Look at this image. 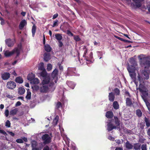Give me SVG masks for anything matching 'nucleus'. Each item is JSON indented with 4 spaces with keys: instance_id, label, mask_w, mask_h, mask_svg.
<instances>
[{
    "instance_id": "nucleus-1",
    "label": "nucleus",
    "mask_w": 150,
    "mask_h": 150,
    "mask_svg": "<svg viewBox=\"0 0 150 150\" xmlns=\"http://www.w3.org/2000/svg\"><path fill=\"white\" fill-rule=\"evenodd\" d=\"M41 86L40 91L42 92H46L48 91H53L55 88V85L50 81V76L42 78Z\"/></svg>"
},
{
    "instance_id": "nucleus-2",
    "label": "nucleus",
    "mask_w": 150,
    "mask_h": 150,
    "mask_svg": "<svg viewBox=\"0 0 150 150\" xmlns=\"http://www.w3.org/2000/svg\"><path fill=\"white\" fill-rule=\"evenodd\" d=\"M129 62L131 65H128L127 69L129 73L130 76L137 85V83L136 80V74L135 73L136 70L137 69V62L133 58L130 59Z\"/></svg>"
},
{
    "instance_id": "nucleus-3",
    "label": "nucleus",
    "mask_w": 150,
    "mask_h": 150,
    "mask_svg": "<svg viewBox=\"0 0 150 150\" xmlns=\"http://www.w3.org/2000/svg\"><path fill=\"white\" fill-rule=\"evenodd\" d=\"M149 71H144L141 74L142 76H141L139 74H138V80L139 81L140 83L139 88V90L144 96H147L148 93L147 92L146 90L144 91L142 88H141V86L142 83L144 82V80L145 79H149Z\"/></svg>"
},
{
    "instance_id": "nucleus-4",
    "label": "nucleus",
    "mask_w": 150,
    "mask_h": 150,
    "mask_svg": "<svg viewBox=\"0 0 150 150\" xmlns=\"http://www.w3.org/2000/svg\"><path fill=\"white\" fill-rule=\"evenodd\" d=\"M115 122L113 120H109L107 125V130L108 131H110L114 129H116L119 128L120 125L119 122L118 118L117 117H115Z\"/></svg>"
},
{
    "instance_id": "nucleus-5",
    "label": "nucleus",
    "mask_w": 150,
    "mask_h": 150,
    "mask_svg": "<svg viewBox=\"0 0 150 150\" xmlns=\"http://www.w3.org/2000/svg\"><path fill=\"white\" fill-rule=\"evenodd\" d=\"M21 49V47H17L15 48L11 51L6 50L4 51V55L6 57H8L11 56L14 53H16L17 54V56H18L20 52Z\"/></svg>"
},
{
    "instance_id": "nucleus-6",
    "label": "nucleus",
    "mask_w": 150,
    "mask_h": 150,
    "mask_svg": "<svg viewBox=\"0 0 150 150\" xmlns=\"http://www.w3.org/2000/svg\"><path fill=\"white\" fill-rule=\"evenodd\" d=\"M58 73L57 69H55L52 72V77L51 78H50V81L51 82L55 85V83H56L58 81Z\"/></svg>"
},
{
    "instance_id": "nucleus-7",
    "label": "nucleus",
    "mask_w": 150,
    "mask_h": 150,
    "mask_svg": "<svg viewBox=\"0 0 150 150\" xmlns=\"http://www.w3.org/2000/svg\"><path fill=\"white\" fill-rule=\"evenodd\" d=\"M38 69L42 71L40 73V74L42 78L46 77L47 76H50L46 71V70L44 67L43 63L41 62L39 64L38 66Z\"/></svg>"
},
{
    "instance_id": "nucleus-8",
    "label": "nucleus",
    "mask_w": 150,
    "mask_h": 150,
    "mask_svg": "<svg viewBox=\"0 0 150 150\" xmlns=\"http://www.w3.org/2000/svg\"><path fill=\"white\" fill-rule=\"evenodd\" d=\"M141 64L145 69H146L150 66V62L148 60V58H144L141 59Z\"/></svg>"
},
{
    "instance_id": "nucleus-9",
    "label": "nucleus",
    "mask_w": 150,
    "mask_h": 150,
    "mask_svg": "<svg viewBox=\"0 0 150 150\" xmlns=\"http://www.w3.org/2000/svg\"><path fill=\"white\" fill-rule=\"evenodd\" d=\"M42 138L43 141V143L45 144H49L51 141V138L47 134L43 135L42 137Z\"/></svg>"
},
{
    "instance_id": "nucleus-10",
    "label": "nucleus",
    "mask_w": 150,
    "mask_h": 150,
    "mask_svg": "<svg viewBox=\"0 0 150 150\" xmlns=\"http://www.w3.org/2000/svg\"><path fill=\"white\" fill-rule=\"evenodd\" d=\"M6 86L7 88L10 89H13L16 88V84L13 81H9L7 83Z\"/></svg>"
},
{
    "instance_id": "nucleus-11",
    "label": "nucleus",
    "mask_w": 150,
    "mask_h": 150,
    "mask_svg": "<svg viewBox=\"0 0 150 150\" xmlns=\"http://www.w3.org/2000/svg\"><path fill=\"white\" fill-rule=\"evenodd\" d=\"M6 43L9 47L12 46L15 42L14 39L11 40L10 39H7L5 40Z\"/></svg>"
},
{
    "instance_id": "nucleus-12",
    "label": "nucleus",
    "mask_w": 150,
    "mask_h": 150,
    "mask_svg": "<svg viewBox=\"0 0 150 150\" xmlns=\"http://www.w3.org/2000/svg\"><path fill=\"white\" fill-rule=\"evenodd\" d=\"M2 79L4 80L8 79L10 77V74L7 72L4 73L1 75Z\"/></svg>"
},
{
    "instance_id": "nucleus-13",
    "label": "nucleus",
    "mask_w": 150,
    "mask_h": 150,
    "mask_svg": "<svg viewBox=\"0 0 150 150\" xmlns=\"http://www.w3.org/2000/svg\"><path fill=\"white\" fill-rule=\"evenodd\" d=\"M31 144L32 147V150H39L38 148L36 147L37 144L36 141L33 140L31 142Z\"/></svg>"
},
{
    "instance_id": "nucleus-14",
    "label": "nucleus",
    "mask_w": 150,
    "mask_h": 150,
    "mask_svg": "<svg viewBox=\"0 0 150 150\" xmlns=\"http://www.w3.org/2000/svg\"><path fill=\"white\" fill-rule=\"evenodd\" d=\"M134 2L135 5L137 7H140L142 3L144 1V0H133Z\"/></svg>"
},
{
    "instance_id": "nucleus-15",
    "label": "nucleus",
    "mask_w": 150,
    "mask_h": 150,
    "mask_svg": "<svg viewBox=\"0 0 150 150\" xmlns=\"http://www.w3.org/2000/svg\"><path fill=\"white\" fill-rule=\"evenodd\" d=\"M35 74L33 73H30L28 75L27 78L28 80L31 81L35 78Z\"/></svg>"
},
{
    "instance_id": "nucleus-16",
    "label": "nucleus",
    "mask_w": 150,
    "mask_h": 150,
    "mask_svg": "<svg viewBox=\"0 0 150 150\" xmlns=\"http://www.w3.org/2000/svg\"><path fill=\"white\" fill-rule=\"evenodd\" d=\"M27 23L26 21L25 20H23L20 23L19 27L20 29H22L25 25Z\"/></svg>"
},
{
    "instance_id": "nucleus-17",
    "label": "nucleus",
    "mask_w": 150,
    "mask_h": 150,
    "mask_svg": "<svg viewBox=\"0 0 150 150\" xmlns=\"http://www.w3.org/2000/svg\"><path fill=\"white\" fill-rule=\"evenodd\" d=\"M76 69L74 68H68V72L67 73L68 75H71V73L73 72L75 73V71Z\"/></svg>"
},
{
    "instance_id": "nucleus-18",
    "label": "nucleus",
    "mask_w": 150,
    "mask_h": 150,
    "mask_svg": "<svg viewBox=\"0 0 150 150\" xmlns=\"http://www.w3.org/2000/svg\"><path fill=\"white\" fill-rule=\"evenodd\" d=\"M44 59L45 61H47L50 59V55L49 54L45 53L44 55Z\"/></svg>"
},
{
    "instance_id": "nucleus-19",
    "label": "nucleus",
    "mask_w": 150,
    "mask_h": 150,
    "mask_svg": "<svg viewBox=\"0 0 150 150\" xmlns=\"http://www.w3.org/2000/svg\"><path fill=\"white\" fill-rule=\"evenodd\" d=\"M109 100L111 101H113L114 100L115 96L112 93H110L109 94Z\"/></svg>"
},
{
    "instance_id": "nucleus-20",
    "label": "nucleus",
    "mask_w": 150,
    "mask_h": 150,
    "mask_svg": "<svg viewBox=\"0 0 150 150\" xmlns=\"http://www.w3.org/2000/svg\"><path fill=\"white\" fill-rule=\"evenodd\" d=\"M141 145L139 143H137L134 144L133 146L134 149L135 150H139L140 149Z\"/></svg>"
},
{
    "instance_id": "nucleus-21",
    "label": "nucleus",
    "mask_w": 150,
    "mask_h": 150,
    "mask_svg": "<svg viewBox=\"0 0 150 150\" xmlns=\"http://www.w3.org/2000/svg\"><path fill=\"white\" fill-rule=\"evenodd\" d=\"M30 83L32 84H38L39 83V80L37 78H34L31 81Z\"/></svg>"
},
{
    "instance_id": "nucleus-22",
    "label": "nucleus",
    "mask_w": 150,
    "mask_h": 150,
    "mask_svg": "<svg viewBox=\"0 0 150 150\" xmlns=\"http://www.w3.org/2000/svg\"><path fill=\"white\" fill-rule=\"evenodd\" d=\"M18 111V109L17 108H15L11 110L10 112L11 115H16Z\"/></svg>"
},
{
    "instance_id": "nucleus-23",
    "label": "nucleus",
    "mask_w": 150,
    "mask_h": 150,
    "mask_svg": "<svg viewBox=\"0 0 150 150\" xmlns=\"http://www.w3.org/2000/svg\"><path fill=\"white\" fill-rule=\"evenodd\" d=\"M25 89L22 87H20L18 89V93L20 95H23L25 92Z\"/></svg>"
},
{
    "instance_id": "nucleus-24",
    "label": "nucleus",
    "mask_w": 150,
    "mask_h": 150,
    "mask_svg": "<svg viewBox=\"0 0 150 150\" xmlns=\"http://www.w3.org/2000/svg\"><path fill=\"white\" fill-rule=\"evenodd\" d=\"M15 81L17 83H23V80L21 77L19 76L16 78L15 79Z\"/></svg>"
},
{
    "instance_id": "nucleus-25",
    "label": "nucleus",
    "mask_w": 150,
    "mask_h": 150,
    "mask_svg": "<svg viewBox=\"0 0 150 150\" xmlns=\"http://www.w3.org/2000/svg\"><path fill=\"white\" fill-rule=\"evenodd\" d=\"M55 37L56 39L59 41H61L62 38V35L59 33L56 34Z\"/></svg>"
},
{
    "instance_id": "nucleus-26",
    "label": "nucleus",
    "mask_w": 150,
    "mask_h": 150,
    "mask_svg": "<svg viewBox=\"0 0 150 150\" xmlns=\"http://www.w3.org/2000/svg\"><path fill=\"white\" fill-rule=\"evenodd\" d=\"M106 116L108 118H111L113 117V113L112 112H108L106 113Z\"/></svg>"
},
{
    "instance_id": "nucleus-27",
    "label": "nucleus",
    "mask_w": 150,
    "mask_h": 150,
    "mask_svg": "<svg viewBox=\"0 0 150 150\" xmlns=\"http://www.w3.org/2000/svg\"><path fill=\"white\" fill-rule=\"evenodd\" d=\"M31 93L29 91V89H28L27 90V95L25 97L26 98L27 100H29L31 99Z\"/></svg>"
},
{
    "instance_id": "nucleus-28",
    "label": "nucleus",
    "mask_w": 150,
    "mask_h": 150,
    "mask_svg": "<svg viewBox=\"0 0 150 150\" xmlns=\"http://www.w3.org/2000/svg\"><path fill=\"white\" fill-rule=\"evenodd\" d=\"M113 106L114 108L115 109H117L119 108V106L118 103L117 101H114L113 104Z\"/></svg>"
},
{
    "instance_id": "nucleus-29",
    "label": "nucleus",
    "mask_w": 150,
    "mask_h": 150,
    "mask_svg": "<svg viewBox=\"0 0 150 150\" xmlns=\"http://www.w3.org/2000/svg\"><path fill=\"white\" fill-rule=\"evenodd\" d=\"M67 84L69 87L73 89L75 86V84L72 82H67Z\"/></svg>"
},
{
    "instance_id": "nucleus-30",
    "label": "nucleus",
    "mask_w": 150,
    "mask_h": 150,
    "mask_svg": "<svg viewBox=\"0 0 150 150\" xmlns=\"http://www.w3.org/2000/svg\"><path fill=\"white\" fill-rule=\"evenodd\" d=\"M125 146L126 148L128 149H132L133 147V146L131 144L129 143L128 142H127L125 144Z\"/></svg>"
},
{
    "instance_id": "nucleus-31",
    "label": "nucleus",
    "mask_w": 150,
    "mask_h": 150,
    "mask_svg": "<svg viewBox=\"0 0 150 150\" xmlns=\"http://www.w3.org/2000/svg\"><path fill=\"white\" fill-rule=\"evenodd\" d=\"M45 49L47 52H50L51 50V48L50 46L48 45H45Z\"/></svg>"
},
{
    "instance_id": "nucleus-32",
    "label": "nucleus",
    "mask_w": 150,
    "mask_h": 150,
    "mask_svg": "<svg viewBox=\"0 0 150 150\" xmlns=\"http://www.w3.org/2000/svg\"><path fill=\"white\" fill-rule=\"evenodd\" d=\"M126 103L127 105L131 106L132 104L131 99L128 98H127L126 100Z\"/></svg>"
},
{
    "instance_id": "nucleus-33",
    "label": "nucleus",
    "mask_w": 150,
    "mask_h": 150,
    "mask_svg": "<svg viewBox=\"0 0 150 150\" xmlns=\"http://www.w3.org/2000/svg\"><path fill=\"white\" fill-rule=\"evenodd\" d=\"M59 119V117L57 116L53 120V124L54 125H56L57 124Z\"/></svg>"
},
{
    "instance_id": "nucleus-34",
    "label": "nucleus",
    "mask_w": 150,
    "mask_h": 150,
    "mask_svg": "<svg viewBox=\"0 0 150 150\" xmlns=\"http://www.w3.org/2000/svg\"><path fill=\"white\" fill-rule=\"evenodd\" d=\"M36 30V26L35 25H33L32 27V35L33 37H34Z\"/></svg>"
},
{
    "instance_id": "nucleus-35",
    "label": "nucleus",
    "mask_w": 150,
    "mask_h": 150,
    "mask_svg": "<svg viewBox=\"0 0 150 150\" xmlns=\"http://www.w3.org/2000/svg\"><path fill=\"white\" fill-rule=\"evenodd\" d=\"M144 100L146 103V106L147 107L149 110L150 111V104L144 98Z\"/></svg>"
},
{
    "instance_id": "nucleus-36",
    "label": "nucleus",
    "mask_w": 150,
    "mask_h": 150,
    "mask_svg": "<svg viewBox=\"0 0 150 150\" xmlns=\"http://www.w3.org/2000/svg\"><path fill=\"white\" fill-rule=\"evenodd\" d=\"M145 120L146 126L148 127L150 126V120L146 117L145 118Z\"/></svg>"
},
{
    "instance_id": "nucleus-37",
    "label": "nucleus",
    "mask_w": 150,
    "mask_h": 150,
    "mask_svg": "<svg viewBox=\"0 0 150 150\" xmlns=\"http://www.w3.org/2000/svg\"><path fill=\"white\" fill-rule=\"evenodd\" d=\"M136 113L137 115L139 117H141L142 115V112L140 110H136Z\"/></svg>"
},
{
    "instance_id": "nucleus-38",
    "label": "nucleus",
    "mask_w": 150,
    "mask_h": 150,
    "mask_svg": "<svg viewBox=\"0 0 150 150\" xmlns=\"http://www.w3.org/2000/svg\"><path fill=\"white\" fill-rule=\"evenodd\" d=\"M52 69V65L50 64H48L47 65V69L48 71H50Z\"/></svg>"
},
{
    "instance_id": "nucleus-39",
    "label": "nucleus",
    "mask_w": 150,
    "mask_h": 150,
    "mask_svg": "<svg viewBox=\"0 0 150 150\" xmlns=\"http://www.w3.org/2000/svg\"><path fill=\"white\" fill-rule=\"evenodd\" d=\"M58 24V21L56 20L53 21V24L52 25V27H54L55 26H57Z\"/></svg>"
},
{
    "instance_id": "nucleus-40",
    "label": "nucleus",
    "mask_w": 150,
    "mask_h": 150,
    "mask_svg": "<svg viewBox=\"0 0 150 150\" xmlns=\"http://www.w3.org/2000/svg\"><path fill=\"white\" fill-rule=\"evenodd\" d=\"M83 50L84 51V52L83 56L84 57L85 56L87 52V49L86 48V46H83Z\"/></svg>"
},
{
    "instance_id": "nucleus-41",
    "label": "nucleus",
    "mask_w": 150,
    "mask_h": 150,
    "mask_svg": "<svg viewBox=\"0 0 150 150\" xmlns=\"http://www.w3.org/2000/svg\"><path fill=\"white\" fill-rule=\"evenodd\" d=\"M11 123L8 120H7L6 121V122L5 126L8 127H10Z\"/></svg>"
},
{
    "instance_id": "nucleus-42",
    "label": "nucleus",
    "mask_w": 150,
    "mask_h": 150,
    "mask_svg": "<svg viewBox=\"0 0 150 150\" xmlns=\"http://www.w3.org/2000/svg\"><path fill=\"white\" fill-rule=\"evenodd\" d=\"M74 39L76 41H79L80 40V39L78 35L74 36Z\"/></svg>"
},
{
    "instance_id": "nucleus-43",
    "label": "nucleus",
    "mask_w": 150,
    "mask_h": 150,
    "mask_svg": "<svg viewBox=\"0 0 150 150\" xmlns=\"http://www.w3.org/2000/svg\"><path fill=\"white\" fill-rule=\"evenodd\" d=\"M114 91L115 92V94L117 95H118L120 93V90L118 88H115V89Z\"/></svg>"
},
{
    "instance_id": "nucleus-44",
    "label": "nucleus",
    "mask_w": 150,
    "mask_h": 150,
    "mask_svg": "<svg viewBox=\"0 0 150 150\" xmlns=\"http://www.w3.org/2000/svg\"><path fill=\"white\" fill-rule=\"evenodd\" d=\"M142 150H147L146 145V144H143L141 146Z\"/></svg>"
},
{
    "instance_id": "nucleus-45",
    "label": "nucleus",
    "mask_w": 150,
    "mask_h": 150,
    "mask_svg": "<svg viewBox=\"0 0 150 150\" xmlns=\"http://www.w3.org/2000/svg\"><path fill=\"white\" fill-rule=\"evenodd\" d=\"M16 142H17L19 143H23V140L21 139H18L16 140Z\"/></svg>"
},
{
    "instance_id": "nucleus-46",
    "label": "nucleus",
    "mask_w": 150,
    "mask_h": 150,
    "mask_svg": "<svg viewBox=\"0 0 150 150\" xmlns=\"http://www.w3.org/2000/svg\"><path fill=\"white\" fill-rule=\"evenodd\" d=\"M43 150H52L51 149H50L47 146H46L43 148Z\"/></svg>"
},
{
    "instance_id": "nucleus-47",
    "label": "nucleus",
    "mask_w": 150,
    "mask_h": 150,
    "mask_svg": "<svg viewBox=\"0 0 150 150\" xmlns=\"http://www.w3.org/2000/svg\"><path fill=\"white\" fill-rule=\"evenodd\" d=\"M67 33L69 35L71 36H73V34L70 31H69V30H67Z\"/></svg>"
},
{
    "instance_id": "nucleus-48",
    "label": "nucleus",
    "mask_w": 150,
    "mask_h": 150,
    "mask_svg": "<svg viewBox=\"0 0 150 150\" xmlns=\"http://www.w3.org/2000/svg\"><path fill=\"white\" fill-rule=\"evenodd\" d=\"M9 113V111L8 109L5 110V114L6 117H7L8 116Z\"/></svg>"
},
{
    "instance_id": "nucleus-49",
    "label": "nucleus",
    "mask_w": 150,
    "mask_h": 150,
    "mask_svg": "<svg viewBox=\"0 0 150 150\" xmlns=\"http://www.w3.org/2000/svg\"><path fill=\"white\" fill-rule=\"evenodd\" d=\"M0 133L3 134L5 135H7L6 132L4 131L3 130H1L0 129Z\"/></svg>"
},
{
    "instance_id": "nucleus-50",
    "label": "nucleus",
    "mask_w": 150,
    "mask_h": 150,
    "mask_svg": "<svg viewBox=\"0 0 150 150\" xmlns=\"http://www.w3.org/2000/svg\"><path fill=\"white\" fill-rule=\"evenodd\" d=\"M58 16V13H56L53 16V17H52V19H54L56 18Z\"/></svg>"
},
{
    "instance_id": "nucleus-51",
    "label": "nucleus",
    "mask_w": 150,
    "mask_h": 150,
    "mask_svg": "<svg viewBox=\"0 0 150 150\" xmlns=\"http://www.w3.org/2000/svg\"><path fill=\"white\" fill-rule=\"evenodd\" d=\"M61 103L60 102H58L57 103V105H56V107L57 108H59L61 106Z\"/></svg>"
},
{
    "instance_id": "nucleus-52",
    "label": "nucleus",
    "mask_w": 150,
    "mask_h": 150,
    "mask_svg": "<svg viewBox=\"0 0 150 150\" xmlns=\"http://www.w3.org/2000/svg\"><path fill=\"white\" fill-rule=\"evenodd\" d=\"M21 104V102L20 101H18L16 103L15 106H20Z\"/></svg>"
},
{
    "instance_id": "nucleus-53",
    "label": "nucleus",
    "mask_w": 150,
    "mask_h": 150,
    "mask_svg": "<svg viewBox=\"0 0 150 150\" xmlns=\"http://www.w3.org/2000/svg\"><path fill=\"white\" fill-rule=\"evenodd\" d=\"M59 46L60 47H62L63 45V43L60 41H59Z\"/></svg>"
},
{
    "instance_id": "nucleus-54",
    "label": "nucleus",
    "mask_w": 150,
    "mask_h": 150,
    "mask_svg": "<svg viewBox=\"0 0 150 150\" xmlns=\"http://www.w3.org/2000/svg\"><path fill=\"white\" fill-rule=\"evenodd\" d=\"M108 139L112 141H113L114 140V138L111 136H109L108 137Z\"/></svg>"
},
{
    "instance_id": "nucleus-55",
    "label": "nucleus",
    "mask_w": 150,
    "mask_h": 150,
    "mask_svg": "<svg viewBox=\"0 0 150 150\" xmlns=\"http://www.w3.org/2000/svg\"><path fill=\"white\" fill-rule=\"evenodd\" d=\"M33 88H34V89L36 90H38L39 89V87L38 86H34Z\"/></svg>"
},
{
    "instance_id": "nucleus-56",
    "label": "nucleus",
    "mask_w": 150,
    "mask_h": 150,
    "mask_svg": "<svg viewBox=\"0 0 150 150\" xmlns=\"http://www.w3.org/2000/svg\"><path fill=\"white\" fill-rule=\"evenodd\" d=\"M7 132L11 136H14L15 134L13 133L12 132H9V131H8Z\"/></svg>"
},
{
    "instance_id": "nucleus-57",
    "label": "nucleus",
    "mask_w": 150,
    "mask_h": 150,
    "mask_svg": "<svg viewBox=\"0 0 150 150\" xmlns=\"http://www.w3.org/2000/svg\"><path fill=\"white\" fill-rule=\"evenodd\" d=\"M115 37L116 38L118 39H119V40H120L121 41L123 40V39H122V38H121L120 37H118L117 36H115Z\"/></svg>"
},
{
    "instance_id": "nucleus-58",
    "label": "nucleus",
    "mask_w": 150,
    "mask_h": 150,
    "mask_svg": "<svg viewBox=\"0 0 150 150\" xmlns=\"http://www.w3.org/2000/svg\"><path fill=\"white\" fill-rule=\"evenodd\" d=\"M147 134L148 135L150 136V128L148 129L147 131Z\"/></svg>"
},
{
    "instance_id": "nucleus-59",
    "label": "nucleus",
    "mask_w": 150,
    "mask_h": 150,
    "mask_svg": "<svg viewBox=\"0 0 150 150\" xmlns=\"http://www.w3.org/2000/svg\"><path fill=\"white\" fill-rule=\"evenodd\" d=\"M7 96L8 98H13V97L12 96L9 95H8Z\"/></svg>"
},
{
    "instance_id": "nucleus-60",
    "label": "nucleus",
    "mask_w": 150,
    "mask_h": 150,
    "mask_svg": "<svg viewBox=\"0 0 150 150\" xmlns=\"http://www.w3.org/2000/svg\"><path fill=\"white\" fill-rule=\"evenodd\" d=\"M125 93H126V96H129V97L130 96V94L128 92H126Z\"/></svg>"
},
{
    "instance_id": "nucleus-61",
    "label": "nucleus",
    "mask_w": 150,
    "mask_h": 150,
    "mask_svg": "<svg viewBox=\"0 0 150 150\" xmlns=\"http://www.w3.org/2000/svg\"><path fill=\"white\" fill-rule=\"evenodd\" d=\"M45 39L44 35H43V43L44 44H45Z\"/></svg>"
},
{
    "instance_id": "nucleus-62",
    "label": "nucleus",
    "mask_w": 150,
    "mask_h": 150,
    "mask_svg": "<svg viewBox=\"0 0 150 150\" xmlns=\"http://www.w3.org/2000/svg\"><path fill=\"white\" fill-rule=\"evenodd\" d=\"M12 74L15 76H17V74L14 70L13 71Z\"/></svg>"
},
{
    "instance_id": "nucleus-63",
    "label": "nucleus",
    "mask_w": 150,
    "mask_h": 150,
    "mask_svg": "<svg viewBox=\"0 0 150 150\" xmlns=\"http://www.w3.org/2000/svg\"><path fill=\"white\" fill-rule=\"evenodd\" d=\"M93 57V53L92 52H91L89 56V59H91Z\"/></svg>"
},
{
    "instance_id": "nucleus-64",
    "label": "nucleus",
    "mask_w": 150,
    "mask_h": 150,
    "mask_svg": "<svg viewBox=\"0 0 150 150\" xmlns=\"http://www.w3.org/2000/svg\"><path fill=\"white\" fill-rule=\"evenodd\" d=\"M115 150H123L122 148H117Z\"/></svg>"
}]
</instances>
